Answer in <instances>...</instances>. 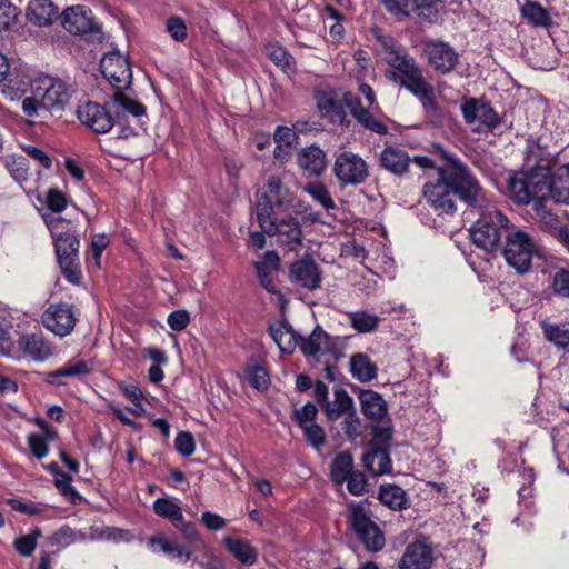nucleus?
<instances>
[{
  "mask_svg": "<svg viewBox=\"0 0 569 569\" xmlns=\"http://www.w3.org/2000/svg\"><path fill=\"white\" fill-rule=\"evenodd\" d=\"M257 219L263 233L277 236L278 242L296 250L302 243L300 223L291 211L303 220L317 222L319 212L311 210L309 203L296 198L280 177L271 176L261 188L257 198Z\"/></svg>",
  "mask_w": 569,
  "mask_h": 569,
  "instance_id": "1",
  "label": "nucleus"
},
{
  "mask_svg": "<svg viewBox=\"0 0 569 569\" xmlns=\"http://www.w3.org/2000/svg\"><path fill=\"white\" fill-rule=\"evenodd\" d=\"M438 150L447 164L438 169L436 180L425 183L423 197L427 203L439 216H445L455 211L457 194L469 206L482 199V189L468 167L445 149Z\"/></svg>",
  "mask_w": 569,
  "mask_h": 569,
  "instance_id": "2",
  "label": "nucleus"
},
{
  "mask_svg": "<svg viewBox=\"0 0 569 569\" xmlns=\"http://www.w3.org/2000/svg\"><path fill=\"white\" fill-rule=\"evenodd\" d=\"M29 97L22 100V110L28 117H41L46 112L64 110L70 100L67 84L59 78L48 74L34 77L30 82Z\"/></svg>",
  "mask_w": 569,
  "mask_h": 569,
  "instance_id": "3",
  "label": "nucleus"
},
{
  "mask_svg": "<svg viewBox=\"0 0 569 569\" xmlns=\"http://www.w3.org/2000/svg\"><path fill=\"white\" fill-rule=\"evenodd\" d=\"M469 213L479 214L469 229L472 242L487 252L495 250L500 243L502 230L506 234L510 230L508 218L483 193L482 199L470 204Z\"/></svg>",
  "mask_w": 569,
  "mask_h": 569,
  "instance_id": "4",
  "label": "nucleus"
},
{
  "mask_svg": "<svg viewBox=\"0 0 569 569\" xmlns=\"http://www.w3.org/2000/svg\"><path fill=\"white\" fill-rule=\"evenodd\" d=\"M100 69L103 77L117 90L112 96V106L117 113H130L133 117H141L146 113L142 104L132 100L122 90L131 84L132 72L124 56L119 52H109L100 61Z\"/></svg>",
  "mask_w": 569,
  "mask_h": 569,
  "instance_id": "5",
  "label": "nucleus"
},
{
  "mask_svg": "<svg viewBox=\"0 0 569 569\" xmlns=\"http://www.w3.org/2000/svg\"><path fill=\"white\" fill-rule=\"evenodd\" d=\"M44 220L54 242V250L62 274L70 283L78 284L81 280L80 242L70 221L56 216H47Z\"/></svg>",
  "mask_w": 569,
  "mask_h": 569,
  "instance_id": "6",
  "label": "nucleus"
},
{
  "mask_svg": "<svg viewBox=\"0 0 569 569\" xmlns=\"http://www.w3.org/2000/svg\"><path fill=\"white\" fill-rule=\"evenodd\" d=\"M509 192L511 198L521 204L535 202V209L549 199H553V182L549 170L537 167L531 171H520L509 179Z\"/></svg>",
  "mask_w": 569,
  "mask_h": 569,
  "instance_id": "7",
  "label": "nucleus"
},
{
  "mask_svg": "<svg viewBox=\"0 0 569 569\" xmlns=\"http://www.w3.org/2000/svg\"><path fill=\"white\" fill-rule=\"evenodd\" d=\"M537 253V243L528 232L510 228L502 249V256L509 267L519 274H525L531 269L532 258Z\"/></svg>",
  "mask_w": 569,
  "mask_h": 569,
  "instance_id": "8",
  "label": "nucleus"
},
{
  "mask_svg": "<svg viewBox=\"0 0 569 569\" xmlns=\"http://www.w3.org/2000/svg\"><path fill=\"white\" fill-rule=\"evenodd\" d=\"M347 521L349 528L370 551H379L385 546V536L372 520L371 510L365 503H350Z\"/></svg>",
  "mask_w": 569,
  "mask_h": 569,
  "instance_id": "9",
  "label": "nucleus"
},
{
  "mask_svg": "<svg viewBox=\"0 0 569 569\" xmlns=\"http://www.w3.org/2000/svg\"><path fill=\"white\" fill-rule=\"evenodd\" d=\"M300 349L306 357L323 363L326 378L335 380V368L330 365V360L336 358L333 342L322 328L317 326L307 339L301 338Z\"/></svg>",
  "mask_w": 569,
  "mask_h": 569,
  "instance_id": "10",
  "label": "nucleus"
},
{
  "mask_svg": "<svg viewBox=\"0 0 569 569\" xmlns=\"http://www.w3.org/2000/svg\"><path fill=\"white\" fill-rule=\"evenodd\" d=\"M62 27L70 33L87 36L91 41H101V27L94 22L92 12L84 6L66 9L62 13Z\"/></svg>",
  "mask_w": 569,
  "mask_h": 569,
  "instance_id": "11",
  "label": "nucleus"
},
{
  "mask_svg": "<svg viewBox=\"0 0 569 569\" xmlns=\"http://www.w3.org/2000/svg\"><path fill=\"white\" fill-rule=\"evenodd\" d=\"M333 174L343 186H357L366 181L369 168L359 154L343 151L336 156Z\"/></svg>",
  "mask_w": 569,
  "mask_h": 569,
  "instance_id": "12",
  "label": "nucleus"
},
{
  "mask_svg": "<svg viewBox=\"0 0 569 569\" xmlns=\"http://www.w3.org/2000/svg\"><path fill=\"white\" fill-rule=\"evenodd\" d=\"M77 320L73 307L66 302L51 303L41 315L44 328L61 338L73 331Z\"/></svg>",
  "mask_w": 569,
  "mask_h": 569,
  "instance_id": "13",
  "label": "nucleus"
},
{
  "mask_svg": "<svg viewBox=\"0 0 569 569\" xmlns=\"http://www.w3.org/2000/svg\"><path fill=\"white\" fill-rule=\"evenodd\" d=\"M461 111L466 122L471 126L473 131L492 130L500 121L490 103L483 100L467 99L461 104Z\"/></svg>",
  "mask_w": 569,
  "mask_h": 569,
  "instance_id": "14",
  "label": "nucleus"
},
{
  "mask_svg": "<svg viewBox=\"0 0 569 569\" xmlns=\"http://www.w3.org/2000/svg\"><path fill=\"white\" fill-rule=\"evenodd\" d=\"M54 353L53 343L41 332L22 335L16 346L17 357L13 359L27 358L36 362H43Z\"/></svg>",
  "mask_w": 569,
  "mask_h": 569,
  "instance_id": "15",
  "label": "nucleus"
},
{
  "mask_svg": "<svg viewBox=\"0 0 569 569\" xmlns=\"http://www.w3.org/2000/svg\"><path fill=\"white\" fill-rule=\"evenodd\" d=\"M423 52L429 64L442 74L452 71L459 61V54L455 48L441 40H426Z\"/></svg>",
  "mask_w": 569,
  "mask_h": 569,
  "instance_id": "16",
  "label": "nucleus"
},
{
  "mask_svg": "<svg viewBox=\"0 0 569 569\" xmlns=\"http://www.w3.org/2000/svg\"><path fill=\"white\" fill-rule=\"evenodd\" d=\"M77 116L80 122L96 133H107L114 126L113 117L106 107L88 101L78 107Z\"/></svg>",
  "mask_w": 569,
  "mask_h": 569,
  "instance_id": "17",
  "label": "nucleus"
},
{
  "mask_svg": "<svg viewBox=\"0 0 569 569\" xmlns=\"http://www.w3.org/2000/svg\"><path fill=\"white\" fill-rule=\"evenodd\" d=\"M379 54L390 67L403 73L413 67L415 59L410 57L407 50L391 37H379Z\"/></svg>",
  "mask_w": 569,
  "mask_h": 569,
  "instance_id": "18",
  "label": "nucleus"
},
{
  "mask_svg": "<svg viewBox=\"0 0 569 569\" xmlns=\"http://www.w3.org/2000/svg\"><path fill=\"white\" fill-rule=\"evenodd\" d=\"M405 86L425 107L427 110L436 109V100L431 86L426 81L418 64L403 72Z\"/></svg>",
  "mask_w": 569,
  "mask_h": 569,
  "instance_id": "19",
  "label": "nucleus"
},
{
  "mask_svg": "<svg viewBox=\"0 0 569 569\" xmlns=\"http://www.w3.org/2000/svg\"><path fill=\"white\" fill-rule=\"evenodd\" d=\"M433 561L431 547L425 540L409 543L399 560L400 569H429Z\"/></svg>",
  "mask_w": 569,
  "mask_h": 569,
  "instance_id": "20",
  "label": "nucleus"
},
{
  "mask_svg": "<svg viewBox=\"0 0 569 569\" xmlns=\"http://www.w3.org/2000/svg\"><path fill=\"white\" fill-rule=\"evenodd\" d=\"M291 280L308 289L315 290L320 286L321 277L318 266L312 260H298L290 268Z\"/></svg>",
  "mask_w": 569,
  "mask_h": 569,
  "instance_id": "21",
  "label": "nucleus"
},
{
  "mask_svg": "<svg viewBox=\"0 0 569 569\" xmlns=\"http://www.w3.org/2000/svg\"><path fill=\"white\" fill-rule=\"evenodd\" d=\"M30 23L38 27H48L58 17V8L51 0H30L26 11Z\"/></svg>",
  "mask_w": 569,
  "mask_h": 569,
  "instance_id": "22",
  "label": "nucleus"
},
{
  "mask_svg": "<svg viewBox=\"0 0 569 569\" xmlns=\"http://www.w3.org/2000/svg\"><path fill=\"white\" fill-rule=\"evenodd\" d=\"M326 163L325 151L316 146H308L298 154V164L308 177L321 174Z\"/></svg>",
  "mask_w": 569,
  "mask_h": 569,
  "instance_id": "23",
  "label": "nucleus"
},
{
  "mask_svg": "<svg viewBox=\"0 0 569 569\" xmlns=\"http://www.w3.org/2000/svg\"><path fill=\"white\" fill-rule=\"evenodd\" d=\"M349 371L359 382H369L377 378L378 367L367 353L357 352L349 359Z\"/></svg>",
  "mask_w": 569,
  "mask_h": 569,
  "instance_id": "24",
  "label": "nucleus"
},
{
  "mask_svg": "<svg viewBox=\"0 0 569 569\" xmlns=\"http://www.w3.org/2000/svg\"><path fill=\"white\" fill-rule=\"evenodd\" d=\"M223 545L228 551L242 565L251 566L257 561V549L250 541L239 538L224 537Z\"/></svg>",
  "mask_w": 569,
  "mask_h": 569,
  "instance_id": "25",
  "label": "nucleus"
},
{
  "mask_svg": "<svg viewBox=\"0 0 569 569\" xmlns=\"http://www.w3.org/2000/svg\"><path fill=\"white\" fill-rule=\"evenodd\" d=\"M321 408L329 420L336 421L355 408L353 399L345 389L338 388L335 389V399L328 400Z\"/></svg>",
  "mask_w": 569,
  "mask_h": 569,
  "instance_id": "26",
  "label": "nucleus"
},
{
  "mask_svg": "<svg viewBox=\"0 0 569 569\" xmlns=\"http://www.w3.org/2000/svg\"><path fill=\"white\" fill-rule=\"evenodd\" d=\"M381 166L393 174H402L408 170L409 156L397 147H387L380 154Z\"/></svg>",
  "mask_w": 569,
  "mask_h": 569,
  "instance_id": "27",
  "label": "nucleus"
},
{
  "mask_svg": "<svg viewBox=\"0 0 569 569\" xmlns=\"http://www.w3.org/2000/svg\"><path fill=\"white\" fill-rule=\"evenodd\" d=\"M317 107L322 118L333 124H341L346 112L342 103L328 93L317 94Z\"/></svg>",
  "mask_w": 569,
  "mask_h": 569,
  "instance_id": "28",
  "label": "nucleus"
},
{
  "mask_svg": "<svg viewBox=\"0 0 569 569\" xmlns=\"http://www.w3.org/2000/svg\"><path fill=\"white\" fill-rule=\"evenodd\" d=\"M349 108H350L351 114L365 128H367L376 133H379V134L388 133V128L386 127V124H383L382 121H380L377 117H375V114L369 109H366L360 103L359 100L349 101Z\"/></svg>",
  "mask_w": 569,
  "mask_h": 569,
  "instance_id": "29",
  "label": "nucleus"
},
{
  "mask_svg": "<svg viewBox=\"0 0 569 569\" xmlns=\"http://www.w3.org/2000/svg\"><path fill=\"white\" fill-rule=\"evenodd\" d=\"M545 338L558 349L569 353V321L560 323L541 322Z\"/></svg>",
  "mask_w": 569,
  "mask_h": 569,
  "instance_id": "30",
  "label": "nucleus"
},
{
  "mask_svg": "<svg viewBox=\"0 0 569 569\" xmlns=\"http://www.w3.org/2000/svg\"><path fill=\"white\" fill-rule=\"evenodd\" d=\"M359 400L363 415L369 419H379L387 411L386 401L373 390H361Z\"/></svg>",
  "mask_w": 569,
  "mask_h": 569,
  "instance_id": "31",
  "label": "nucleus"
},
{
  "mask_svg": "<svg viewBox=\"0 0 569 569\" xmlns=\"http://www.w3.org/2000/svg\"><path fill=\"white\" fill-rule=\"evenodd\" d=\"M365 468L373 476L391 471V460L385 449H372L362 457Z\"/></svg>",
  "mask_w": 569,
  "mask_h": 569,
  "instance_id": "32",
  "label": "nucleus"
},
{
  "mask_svg": "<svg viewBox=\"0 0 569 569\" xmlns=\"http://www.w3.org/2000/svg\"><path fill=\"white\" fill-rule=\"evenodd\" d=\"M279 258L274 252H267L264 259L254 264L261 286L271 293H278L271 279V273L277 270Z\"/></svg>",
  "mask_w": 569,
  "mask_h": 569,
  "instance_id": "33",
  "label": "nucleus"
},
{
  "mask_svg": "<svg viewBox=\"0 0 569 569\" xmlns=\"http://www.w3.org/2000/svg\"><path fill=\"white\" fill-rule=\"evenodd\" d=\"M553 200L569 204V164L560 166L552 173Z\"/></svg>",
  "mask_w": 569,
  "mask_h": 569,
  "instance_id": "34",
  "label": "nucleus"
},
{
  "mask_svg": "<svg viewBox=\"0 0 569 569\" xmlns=\"http://www.w3.org/2000/svg\"><path fill=\"white\" fill-rule=\"evenodd\" d=\"M379 499L385 506L393 510H402L407 507L406 492L402 488L396 485L381 486L379 490Z\"/></svg>",
  "mask_w": 569,
  "mask_h": 569,
  "instance_id": "35",
  "label": "nucleus"
},
{
  "mask_svg": "<svg viewBox=\"0 0 569 569\" xmlns=\"http://www.w3.org/2000/svg\"><path fill=\"white\" fill-rule=\"evenodd\" d=\"M118 387L126 399L132 403V407L128 410L136 416H143L146 413L143 403L146 398L140 387L136 383L127 382H119Z\"/></svg>",
  "mask_w": 569,
  "mask_h": 569,
  "instance_id": "36",
  "label": "nucleus"
},
{
  "mask_svg": "<svg viewBox=\"0 0 569 569\" xmlns=\"http://www.w3.org/2000/svg\"><path fill=\"white\" fill-rule=\"evenodd\" d=\"M266 52L270 60L284 72L295 71L296 60L283 46L269 43L266 47Z\"/></svg>",
  "mask_w": 569,
  "mask_h": 569,
  "instance_id": "37",
  "label": "nucleus"
},
{
  "mask_svg": "<svg viewBox=\"0 0 569 569\" xmlns=\"http://www.w3.org/2000/svg\"><path fill=\"white\" fill-rule=\"evenodd\" d=\"M348 319L351 327L360 333L375 331L380 322V318L377 315L365 310L349 312Z\"/></svg>",
  "mask_w": 569,
  "mask_h": 569,
  "instance_id": "38",
  "label": "nucleus"
},
{
  "mask_svg": "<svg viewBox=\"0 0 569 569\" xmlns=\"http://www.w3.org/2000/svg\"><path fill=\"white\" fill-rule=\"evenodd\" d=\"M248 383L259 390H267L270 386V377L267 369L257 361H249L246 368Z\"/></svg>",
  "mask_w": 569,
  "mask_h": 569,
  "instance_id": "39",
  "label": "nucleus"
},
{
  "mask_svg": "<svg viewBox=\"0 0 569 569\" xmlns=\"http://www.w3.org/2000/svg\"><path fill=\"white\" fill-rule=\"evenodd\" d=\"M91 372V368L84 360L72 359L68 361L60 369L52 371L48 375V382L56 383V378L61 377H78L88 375Z\"/></svg>",
  "mask_w": 569,
  "mask_h": 569,
  "instance_id": "40",
  "label": "nucleus"
},
{
  "mask_svg": "<svg viewBox=\"0 0 569 569\" xmlns=\"http://www.w3.org/2000/svg\"><path fill=\"white\" fill-rule=\"evenodd\" d=\"M353 460L347 452L339 453L331 465V479L335 483L341 485L352 473Z\"/></svg>",
  "mask_w": 569,
  "mask_h": 569,
  "instance_id": "41",
  "label": "nucleus"
},
{
  "mask_svg": "<svg viewBox=\"0 0 569 569\" xmlns=\"http://www.w3.org/2000/svg\"><path fill=\"white\" fill-rule=\"evenodd\" d=\"M153 511L159 517L170 520L172 523L181 522L183 513L181 508L170 499L158 498L153 501Z\"/></svg>",
  "mask_w": 569,
  "mask_h": 569,
  "instance_id": "42",
  "label": "nucleus"
},
{
  "mask_svg": "<svg viewBox=\"0 0 569 569\" xmlns=\"http://www.w3.org/2000/svg\"><path fill=\"white\" fill-rule=\"evenodd\" d=\"M521 13L533 26L546 27L549 24L550 17L538 2L527 1L521 8Z\"/></svg>",
  "mask_w": 569,
  "mask_h": 569,
  "instance_id": "43",
  "label": "nucleus"
},
{
  "mask_svg": "<svg viewBox=\"0 0 569 569\" xmlns=\"http://www.w3.org/2000/svg\"><path fill=\"white\" fill-rule=\"evenodd\" d=\"M3 164L12 178L22 183L28 180V166L23 157L9 154L3 158Z\"/></svg>",
  "mask_w": 569,
  "mask_h": 569,
  "instance_id": "44",
  "label": "nucleus"
},
{
  "mask_svg": "<svg viewBox=\"0 0 569 569\" xmlns=\"http://www.w3.org/2000/svg\"><path fill=\"white\" fill-rule=\"evenodd\" d=\"M303 191L307 192L316 202L323 207L327 211L336 208V203L327 190V188L320 182H312L303 187Z\"/></svg>",
  "mask_w": 569,
  "mask_h": 569,
  "instance_id": "45",
  "label": "nucleus"
},
{
  "mask_svg": "<svg viewBox=\"0 0 569 569\" xmlns=\"http://www.w3.org/2000/svg\"><path fill=\"white\" fill-rule=\"evenodd\" d=\"M109 243L110 240L104 233L94 234L92 237L90 249L87 253V261L89 266L93 264L97 269L101 268V256Z\"/></svg>",
  "mask_w": 569,
  "mask_h": 569,
  "instance_id": "46",
  "label": "nucleus"
},
{
  "mask_svg": "<svg viewBox=\"0 0 569 569\" xmlns=\"http://www.w3.org/2000/svg\"><path fill=\"white\" fill-rule=\"evenodd\" d=\"M0 355L7 357H17L16 346L12 339L11 322L0 316Z\"/></svg>",
  "mask_w": 569,
  "mask_h": 569,
  "instance_id": "47",
  "label": "nucleus"
},
{
  "mask_svg": "<svg viewBox=\"0 0 569 569\" xmlns=\"http://www.w3.org/2000/svg\"><path fill=\"white\" fill-rule=\"evenodd\" d=\"M87 541V535L81 530H74L69 526H62L54 535L53 542L63 547L74 542Z\"/></svg>",
  "mask_w": 569,
  "mask_h": 569,
  "instance_id": "48",
  "label": "nucleus"
},
{
  "mask_svg": "<svg viewBox=\"0 0 569 569\" xmlns=\"http://www.w3.org/2000/svg\"><path fill=\"white\" fill-rule=\"evenodd\" d=\"M20 14L19 9L9 0H0V31L11 29Z\"/></svg>",
  "mask_w": 569,
  "mask_h": 569,
  "instance_id": "49",
  "label": "nucleus"
},
{
  "mask_svg": "<svg viewBox=\"0 0 569 569\" xmlns=\"http://www.w3.org/2000/svg\"><path fill=\"white\" fill-rule=\"evenodd\" d=\"M40 536L41 531L36 528L32 533L16 539L13 545L17 552L23 557L31 556L37 548V540Z\"/></svg>",
  "mask_w": 569,
  "mask_h": 569,
  "instance_id": "50",
  "label": "nucleus"
},
{
  "mask_svg": "<svg viewBox=\"0 0 569 569\" xmlns=\"http://www.w3.org/2000/svg\"><path fill=\"white\" fill-rule=\"evenodd\" d=\"M551 289L555 295L569 298V270L561 268L553 273Z\"/></svg>",
  "mask_w": 569,
  "mask_h": 569,
  "instance_id": "51",
  "label": "nucleus"
},
{
  "mask_svg": "<svg viewBox=\"0 0 569 569\" xmlns=\"http://www.w3.org/2000/svg\"><path fill=\"white\" fill-rule=\"evenodd\" d=\"M166 31L169 33L171 39L177 42H183L188 36L187 26L178 16H172L167 20Z\"/></svg>",
  "mask_w": 569,
  "mask_h": 569,
  "instance_id": "52",
  "label": "nucleus"
},
{
  "mask_svg": "<svg viewBox=\"0 0 569 569\" xmlns=\"http://www.w3.org/2000/svg\"><path fill=\"white\" fill-rule=\"evenodd\" d=\"M318 413V409L316 405L312 402H307L302 407L295 410V420L297 421L300 428L306 427L308 425L316 423V417Z\"/></svg>",
  "mask_w": 569,
  "mask_h": 569,
  "instance_id": "53",
  "label": "nucleus"
},
{
  "mask_svg": "<svg viewBox=\"0 0 569 569\" xmlns=\"http://www.w3.org/2000/svg\"><path fill=\"white\" fill-rule=\"evenodd\" d=\"M177 543L178 542L167 538L163 535L152 536L148 540V547L151 549L152 552H161L167 555L168 557L171 556V553L173 552V548L176 547Z\"/></svg>",
  "mask_w": 569,
  "mask_h": 569,
  "instance_id": "54",
  "label": "nucleus"
},
{
  "mask_svg": "<svg viewBox=\"0 0 569 569\" xmlns=\"http://www.w3.org/2000/svg\"><path fill=\"white\" fill-rule=\"evenodd\" d=\"M306 440L317 450H319L326 440L325 430L317 423L300 428Z\"/></svg>",
  "mask_w": 569,
  "mask_h": 569,
  "instance_id": "55",
  "label": "nucleus"
},
{
  "mask_svg": "<svg viewBox=\"0 0 569 569\" xmlns=\"http://www.w3.org/2000/svg\"><path fill=\"white\" fill-rule=\"evenodd\" d=\"M388 12L395 16L408 17L413 12L412 0H379Z\"/></svg>",
  "mask_w": 569,
  "mask_h": 569,
  "instance_id": "56",
  "label": "nucleus"
},
{
  "mask_svg": "<svg viewBox=\"0 0 569 569\" xmlns=\"http://www.w3.org/2000/svg\"><path fill=\"white\" fill-rule=\"evenodd\" d=\"M31 81H22L21 86H16V79H9L2 87V93L10 100H20L28 90H30Z\"/></svg>",
  "mask_w": 569,
  "mask_h": 569,
  "instance_id": "57",
  "label": "nucleus"
},
{
  "mask_svg": "<svg viewBox=\"0 0 569 569\" xmlns=\"http://www.w3.org/2000/svg\"><path fill=\"white\" fill-rule=\"evenodd\" d=\"M176 450L184 456L190 457L196 450L193 436L190 432H179L174 439Z\"/></svg>",
  "mask_w": 569,
  "mask_h": 569,
  "instance_id": "58",
  "label": "nucleus"
},
{
  "mask_svg": "<svg viewBox=\"0 0 569 569\" xmlns=\"http://www.w3.org/2000/svg\"><path fill=\"white\" fill-rule=\"evenodd\" d=\"M46 203L51 211L60 213L67 208V198L61 191L50 189L47 193Z\"/></svg>",
  "mask_w": 569,
  "mask_h": 569,
  "instance_id": "59",
  "label": "nucleus"
},
{
  "mask_svg": "<svg viewBox=\"0 0 569 569\" xmlns=\"http://www.w3.org/2000/svg\"><path fill=\"white\" fill-rule=\"evenodd\" d=\"M167 322L173 331H181L189 325L190 315L184 309L176 310L169 313Z\"/></svg>",
  "mask_w": 569,
  "mask_h": 569,
  "instance_id": "60",
  "label": "nucleus"
},
{
  "mask_svg": "<svg viewBox=\"0 0 569 569\" xmlns=\"http://www.w3.org/2000/svg\"><path fill=\"white\" fill-rule=\"evenodd\" d=\"M301 343V337L297 335L292 328H290L287 332H284V336L281 338V340L278 341L277 346L279 347L280 351L283 353H292L296 349V347Z\"/></svg>",
  "mask_w": 569,
  "mask_h": 569,
  "instance_id": "61",
  "label": "nucleus"
},
{
  "mask_svg": "<svg viewBox=\"0 0 569 569\" xmlns=\"http://www.w3.org/2000/svg\"><path fill=\"white\" fill-rule=\"evenodd\" d=\"M31 453L39 460L43 459L49 453V446L46 441L36 436V433L28 435L27 438Z\"/></svg>",
  "mask_w": 569,
  "mask_h": 569,
  "instance_id": "62",
  "label": "nucleus"
},
{
  "mask_svg": "<svg viewBox=\"0 0 569 569\" xmlns=\"http://www.w3.org/2000/svg\"><path fill=\"white\" fill-rule=\"evenodd\" d=\"M22 150L44 169L52 166V160L47 152L31 144L22 146Z\"/></svg>",
  "mask_w": 569,
  "mask_h": 569,
  "instance_id": "63",
  "label": "nucleus"
},
{
  "mask_svg": "<svg viewBox=\"0 0 569 569\" xmlns=\"http://www.w3.org/2000/svg\"><path fill=\"white\" fill-rule=\"evenodd\" d=\"M201 523L208 530L218 531L226 527L227 520L218 513L204 511L201 515Z\"/></svg>",
  "mask_w": 569,
  "mask_h": 569,
  "instance_id": "64",
  "label": "nucleus"
}]
</instances>
